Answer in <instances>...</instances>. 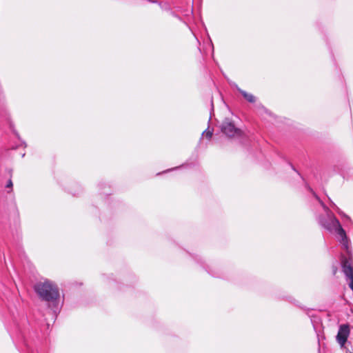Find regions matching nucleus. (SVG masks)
I'll use <instances>...</instances> for the list:
<instances>
[{
  "label": "nucleus",
  "mask_w": 353,
  "mask_h": 353,
  "mask_svg": "<svg viewBox=\"0 0 353 353\" xmlns=\"http://www.w3.org/2000/svg\"><path fill=\"white\" fill-rule=\"evenodd\" d=\"M314 197L319 201L324 210L326 212L325 216H319L318 223L319 225L330 232H334L342 245V248L345 250L348 255L351 254L352 250L350 247V240L347 236L346 232L342 228L338 219L329 210L325 204L320 199L316 193L310 189Z\"/></svg>",
  "instance_id": "f257e3e1"
},
{
  "label": "nucleus",
  "mask_w": 353,
  "mask_h": 353,
  "mask_svg": "<svg viewBox=\"0 0 353 353\" xmlns=\"http://www.w3.org/2000/svg\"><path fill=\"white\" fill-rule=\"evenodd\" d=\"M34 289L39 299L48 303V307L52 311L53 316L57 317L61 307L59 303L60 294L57 285L47 280L44 282L37 283Z\"/></svg>",
  "instance_id": "f03ea898"
},
{
  "label": "nucleus",
  "mask_w": 353,
  "mask_h": 353,
  "mask_svg": "<svg viewBox=\"0 0 353 353\" xmlns=\"http://www.w3.org/2000/svg\"><path fill=\"white\" fill-rule=\"evenodd\" d=\"M221 132L230 138H240L243 136V131L237 128L234 122L230 118H225L221 125Z\"/></svg>",
  "instance_id": "7ed1b4c3"
},
{
  "label": "nucleus",
  "mask_w": 353,
  "mask_h": 353,
  "mask_svg": "<svg viewBox=\"0 0 353 353\" xmlns=\"http://www.w3.org/2000/svg\"><path fill=\"white\" fill-rule=\"evenodd\" d=\"M350 326L348 324L341 325L336 335V341L343 347L347 341L350 335Z\"/></svg>",
  "instance_id": "20e7f679"
},
{
  "label": "nucleus",
  "mask_w": 353,
  "mask_h": 353,
  "mask_svg": "<svg viewBox=\"0 0 353 353\" xmlns=\"http://www.w3.org/2000/svg\"><path fill=\"white\" fill-rule=\"evenodd\" d=\"M341 263L344 274L350 281H352L353 279V267L346 258L342 259Z\"/></svg>",
  "instance_id": "39448f33"
},
{
  "label": "nucleus",
  "mask_w": 353,
  "mask_h": 353,
  "mask_svg": "<svg viewBox=\"0 0 353 353\" xmlns=\"http://www.w3.org/2000/svg\"><path fill=\"white\" fill-rule=\"evenodd\" d=\"M234 86L237 91L241 93L245 99L247 100L249 103H254L256 102V98L253 94L241 89L236 84H234Z\"/></svg>",
  "instance_id": "423d86ee"
},
{
  "label": "nucleus",
  "mask_w": 353,
  "mask_h": 353,
  "mask_svg": "<svg viewBox=\"0 0 353 353\" xmlns=\"http://www.w3.org/2000/svg\"><path fill=\"white\" fill-rule=\"evenodd\" d=\"M24 343V350L23 353H45L44 352H39L37 349H34V347L26 340L23 339Z\"/></svg>",
  "instance_id": "0eeeda50"
},
{
  "label": "nucleus",
  "mask_w": 353,
  "mask_h": 353,
  "mask_svg": "<svg viewBox=\"0 0 353 353\" xmlns=\"http://www.w3.org/2000/svg\"><path fill=\"white\" fill-rule=\"evenodd\" d=\"M212 134H213L212 130H210L208 128L206 129L205 131H203L202 133V136L205 135V137L209 140L211 139Z\"/></svg>",
  "instance_id": "6e6552de"
},
{
  "label": "nucleus",
  "mask_w": 353,
  "mask_h": 353,
  "mask_svg": "<svg viewBox=\"0 0 353 353\" xmlns=\"http://www.w3.org/2000/svg\"><path fill=\"white\" fill-rule=\"evenodd\" d=\"M331 205L332 208H334L337 211V212L339 214H341L340 209L332 201H331Z\"/></svg>",
  "instance_id": "1a4fd4ad"
},
{
  "label": "nucleus",
  "mask_w": 353,
  "mask_h": 353,
  "mask_svg": "<svg viewBox=\"0 0 353 353\" xmlns=\"http://www.w3.org/2000/svg\"><path fill=\"white\" fill-rule=\"evenodd\" d=\"M343 348L345 350L346 353H353V352L351 350H350L348 346H346L345 345Z\"/></svg>",
  "instance_id": "9d476101"
},
{
  "label": "nucleus",
  "mask_w": 353,
  "mask_h": 353,
  "mask_svg": "<svg viewBox=\"0 0 353 353\" xmlns=\"http://www.w3.org/2000/svg\"><path fill=\"white\" fill-rule=\"evenodd\" d=\"M12 182L11 179H9L7 184L6 188H12Z\"/></svg>",
  "instance_id": "9b49d317"
},
{
  "label": "nucleus",
  "mask_w": 353,
  "mask_h": 353,
  "mask_svg": "<svg viewBox=\"0 0 353 353\" xmlns=\"http://www.w3.org/2000/svg\"><path fill=\"white\" fill-rule=\"evenodd\" d=\"M305 310L306 311V314H307L310 318H313V317H314V315L310 314L311 310H310V309H305Z\"/></svg>",
  "instance_id": "f8f14e48"
},
{
  "label": "nucleus",
  "mask_w": 353,
  "mask_h": 353,
  "mask_svg": "<svg viewBox=\"0 0 353 353\" xmlns=\"http://www.w3.org/2000/svg\"><path fill=\"white\" fill-rule=\"evenodd\" d=\"M208 272L213 276L214 277H219V275L218 274H216V272H210L209 270H208Z\"/></svg>",
  "instance_id": "ddd939ff"
},
{
  "label": "nucleus",
  "mask_w": 353,
  "mask_h": 353,
  "mask_svg": "<svg viewBox=\"0 0 353 353\" xmlns=\"http://www.w3.org/2000/svg\"><path fill=\"white\" fill-rule=\"evenodd\" d=\"M211 105H212V110L213 111L214 105H213V101H212V99L211 100Z\"/></svg>",
  "instance_id": "4468645a"
},
{
  "label": "nucleus",
  "mask_w": 353,
  "mask_h": 353,
  "mask_svg": "<svg viewBox=\"0 0 353 353\" xmlns=\"http://www.w3.org/2000/svg\"><path fill=\"white\" fill-rule=\"evenodd\" d=\"M290 166L292 167V168L295 172H296L298 173L297 170L294 168V166H293L292 164H290Z\"/></svg>",
  "instance_id": "2eb2a0df"
},
{
  "label": "nucleus",
  "mask_w": 353,
  "mask_h": 353,
  "mask_svg": "<svg viewBox=\"0 0 353 353\" xmlns=\"http://www.w3.org/2000/svg\"><path fill=\"white\" fill-rule=\"evenodd\" d=\"M177 168H178V167H176V168H173V170H176ZM170 170H172V169H171V170H166L165 172H168V171H170Z\"/></svg>",
  "instance_id": "dca6fc26"
},
{
  "label": "nucleus",
  "mask_w": 353,
  "mask_h": 353,
  "mask_svg": "<svg viewBox=\"0 0 353 353\" xmlns=\"http://www.w3.org/2000/svg\"><path fill=\"white\" fill-rule=\"evenodd\" d=\"M259 107H261L262 108H264V106H263L261 104H259Z\"/></svg>",
  "instance_id": "f3484780"
},
{
  "label": "nucleus",
  "mask_w": 353,
  "mask_h": 353,
  "mask_svg": "<svg viewBox=\"0 0 353 353\" xmlns=\"http://www.w3.org/2000/svg\"><path fill=\"white\" fill-rule=\"evenodd\" d=\"M148 1H150V2H153V3L156 2L155 1H152V0H148Z\"/></svg>",
  "instance_id": "a211bd4d"
}]
</instances>
